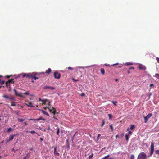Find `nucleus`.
Masks as SVG:
<instances>
[{"instance_id": "60", "label": "nucleus", "mask_w": 159, "mask_h": 159, "mask_svg": "<svg viewBox=\"0 0 159 159\" xmlns=\"http://www.w3.org/2000/svg\"><path fill=\"white\" fill-rule=\"evenodd\" d=\"M122 66H120H120H118V67L119 68H121V67H122Z\"/></svg>"}, {"instance_id": "46", "label": "nucleus", "mask_w": 159, "mask_h": 159, "mask_svg": "<svg viewBox=\"0 0 159 159\" xmlns=\"http://www.w3.org/2000/svg\"><path fill=\"white\" fill-rule=\"evenodd\" d=\"M154 86V84H151L150 85V89L152 87H153Z\"/></svg>"}, {"instance_id": "52", "label": "nucleus", "mask_w": 159, "mask_h": 159, "mask_svg": "<svg viewBox=\"0 0 159 159\" xmlns=\"http://www.w3.org/2000/svg\"><path fill=\"white\" fill-rule=\"evenodd\" d=\"M132 133V132L131 131H129L128 132V134H129H129H131Z\"/></svg>"}, {"instance_id": "47", "label": "nucleus", "mask_w": 159, "mask_h": 159, "mask_svg": "<svg viewBox=\"0 0 159 159\" xmlns=\"http://www.w3.org/2000/svg\"><path fill=\"white\" fill-rule=\"evenodd\" d=\"M30 152H29V153H27L26 154V157H30Z\"/></svg>"}, {"instance_id": "50", "label": "nucleus", "mask_w": 159, "mask_h": 159, "mask_svg": "<svg viewBox=\"0 0 159 159\" xmlns=\"http://www.w3.org/2000/svg\"><path fill=\"white\" fill-rule=\"evenodd\" d=\"M72 80L74 81H79V80H75V79H74V78H73Z\"/></svg>"}, {"instance_id": "14", "label": "nucleus", "mask_w": 159, "mask_h": 159, "mask_svg": "<svg viewBox=\"0 0 159 159\" xmlns=\"http://www.w3.org/2000/svg\"><path fill=\"white\" fill-rule=\"evenodd\" d=\"M13 79H9L8 80V81H7V82L11 84H13L14 83V81H13Z\"/></svg>"}, {"instance_id": "37", "label": "nucleus", "mask_w": 159, "mask_h": 159, "mask_svg": "<svg viewBox=\"0 0 159 159\" xmlns=\"http://www.w3.org/2000/svg\"><path fill=\"white\" fill-rule=\"evenodd\" d=\"M11 106H15L16 105L15 104V102H11Z\"/></svg>"}, {"instance_id": "22", "label": "nucleus", "mask_w": 159, "mask_h": 159, "mask_svg": "<svg viewBox=\"0 0 159 159\" xmlns=\"http://www.w3.org/2000/svg\"><path fill=\"white\" fill-rule=\"evenodd\" d=\"M9 99L10 100H14V98L12 96L10 95V97H9Z\"/></svg>"}, {"instance_id": "10", "label": "nucleus", "mask_w": 159, "mask_h": 159, "mask_svg": "<svg viewBox=\"0 0 159 159\" xmlns=\"http://www.w3.org/2000/svg\"><path fill=\"white\" fill-rule=\"evenodd\" d=\"M50 111L53 113L54 114H55L56 113V109L53 107H52V109L50 110Z\"/></svg>"}, {"instance_id": "41", "label": "nucleus", "mask_w": 159, "mask_h": 159, "mask_svg": "<svg viewBox=\"0 0 159 159\" xmlns=\"http://www.w3.org/2000/svg\"><path fill=\"white\" fill-rule=\"evenodd\" d=\"M12 129V128H8V130H7V132H9L10 131H11Z\"/></svg>"}, {"instance_id": "38", "label": "nucleus", "mask_w": 159, "mask_h": 159, "mask_svg": "<svg viewBox=\"0 0 159 159\" xmlns=\"http://www.w3.org/2000/svg\"><path fill=\"white\" fill-rule=\"evenodd\" d=\"M110 128L111 130L112 131H113L114 130L113 127L112 125H110Z\"/></svg>"}, {"instance_id": "9", "label": "nucleus", "mask_w": 159, "mask_h": 159, "mask_svg": "<svg viewBox=\"0 0 159 159\" xmlns=\"http://www.w3.org/2000/svg\"><path fill=\"white\" fill-rule=\"evenodd\" d=\"M57 147H56L54 148V154L55 155H57L58 156H59L60 154L57 152Z\"/></svg>"}, {"instance_id": "34", "label": "nucleus", "mask_w": 159, "mask_h": 159, "mask_svg": "<svg viewBox=\"0 0 159 159\" xmlns=\"http://www.w3.org/2000/svg\"><path fill=\"white\" fill-rule=\"evenodd\" d=\"M109 156H110V155H107V156H105L102 159H106V158H107L109 157Z\"/></svg>"}, {"instance_id": "5", "label": "nucleus", "mask_w": 159, "mask_h": 159, "mask_svg": "<svg viewBox=\"0 0 159 159\" xmlns=\"http://www.w3.org/2000/svg\"><path fill=\"white\" fill-rule=\"evenodd\" d=\"M154 151V144L153 142H152L151 143V151H150V155H152Z\"/></svg>"}, {"instance_id": "43", "label": "nucleus", "mask_w": 159, "mask_h": 159, "mask_svg": "<svg viewBox=\"0 0 159 159\" xmlns=\"http://www.w3.org/2000/svg\"><path fill=\"white\" fill-rule=\"evenodd\" d=\"M67 69L68 70H72L73 69V68L71 67H69L67 68Z\"/></svg>"}, {"instance_id": "18", "label": "nucleus", "mask_w": 159, "mask_h": 159, "mask_svg": "<svg viewBox=\"0 0 159 159\" xmlns=\"http://www.w3.org/2000/svg\"><path fill=\"white\" fill-rule=\"evenodd\" d=\"M42 112L44 114L48 116H49V114H48V113L45 111H44L43 110H42Z\"/></svg>"}, {"instance_id": "1", "label": "nucleus", "mask_w": 159, "mask_h": 159, "mask_svg": "<svg viewBox=\"0 0 159 159\" xmlns=\"http://www.w3.org/2000/svg\"><path fill=\"white\" fill-rule=\"evenodd\" d=\"M44 74V73H33V74H32L31 78L34 80L38 79L40 77V75Z\"/></svg>"}, {"instance_id": "7", "label": "nucleus", "mask_w": 159, "mask_h": 159, "mask_svg": "<svg viewBox=\"0 0 159 159\" xmlns=\"http://www.w3.org/2000/svg\"><path fill=\"white\" fill-rule=\"evenodd\" d=\"M43 89H50L51 90H53L55 89V88L46 85L44 87Z\"/></svg>"}, {"instance_id": "13", "label": "nucleus", "mask_w": 159, "mask_h": 159, "mask_svg": "<svg viewBox=\"0 0 159 159\" xmlns=\"http://www.w3.org/2000/svg\"><path fill=\"white\" fill-rule=\"evenodd\" d=\"M100 71L102 75H104L105 74V71L103 68H101L100 69Z\"/></svg>"}, {"instance_id": "39", "label": "nucleus", "mask_w": 159, "mask_h": 159, "mask_svg": "<svg viewBox=\"0 0 159 159\" xmlns=\"http://www.w3.org/2000/svg\"><path fill=\"white\" fill-rule=\"evenodd\" d=\"M27 74H26V73L22 75V76L23 77H27Z\"/></svg>"}, {"instance_id": "36", "label": "nucleus", "mask_w": 159, "mask_h": 159, "mask_svg": "<svg viewBox=\"0 0 159 159\" xmlns=\"http://www.w3.org/2000/svg\"><path fill=\"white\" fill-rule=\"evenodd\" d=\"M105 120H102V124L101 125V126L102 127L105 124Z\"/></svg>"}, {"instance_id": "15", "label": "nucleus", "mask_w": 159, "mask_h": 159, "mask_svg": "<svg viewBox=\"0 0 159 159\" xmlns=\"http://www.w3.org/2000/svg\"><path fill=\"white\" fill-rule=\"evenodd\" d=\"M3 97L5 98V99H9V96L7 95V94H4L3 96Z\"/></svg>"}, {"instance_id": "21", "label": "nucleus", "mask_w": 159, "mask_h": 159, "mask_svg": "<svg viewBox=\"0 0 159 159\" xmlns=\"http://www.w3.org/2000/svg\"><path fill=\"white\" fill-rule=\"evenodd\" d=\"M10 83L7 82H6V87H7V88H10Z\"/></svg>"}, {"instance_id": "29", "label": "nucleus", "mask_w": 159, "mask_h": 159, "mask_svg": "<svg viewBox=\"0 0 159 159\" xmlns=\"http://www.w3.org/2000/svg\"><path fill=\"white\" fill-rule=\"evenodd\" d=\"M5 83V81H4V80H1L0 81V84H4Z\"/></svg>"}, {"instance_id": "11", "label": "nucleus", "mask_w": 159, "mask_h": 159, "mask_svg": "<svg viewBox=\"0 0 159 159\" xmlns=\"http://www.w3.org/2000/svg\"><path fill=\"white\" fill-rule=\"evenodd\" d=\"M51 69L49 68L48 69V70H46L45 72V73H47V74H49L51 72Z\"/></svg>"}, {"instance_id": "25", "label": "nucleus", "mask_w": 159, "mask_h": 159, "mask_svg": "<svg viewBox=\"0 0 159 159\" xmlns=\"http://www.w3.org/2000/svg\"><path fill=\"white\" fill-rule=\"evenodd\" d=\"M129 134H126L125 136V137L126 138V140L127 141H128L129 139Z\"/></svg>"}, {"instance_id": "8", "label": "nucleus", "mask_w": 159, "mask_h": 159, "mask_svg": "<svg viewBox=\"0 0 159 159\" xmlns=\"http://www.w3.org/2000/svg\"><path fill=\"white\" fill-rule=\"evenodd\" d=\"M25 104L29 107H35V106L33 105L32 103L30 102H27L26 103H25Z\"/></svg>"}, {"instance_id": "42", "label": "nucleus", "mask_w": 159, "mask_h": 159, "mask_svg": "<svg viewBox=\"0 0 159 159\" xmlns=\"http://www.w3.org/2000/svg\"><path fill=\"white\" fill-rule=\"evenodd\" d=\"M108 116L109 117V118L110 119H111V117H112V115L111 114H108Z\"/></svg>"}, {"instance_id": "32", "label": "nucleus", "mask_w": 159, "mask_h": 159, "mask_svg": "<svg viewBox=\"0 0 159 159\" xmlns=\"http://www.w3.org/2000/svg\"><path fill=\"white\" fill-rule=\"evenodd\" d=\"M155 76L157 78L159 79V74L157 73L156 74Z\"/></svg>"}, {"instance_id": "56", "label": "nucleus", "mask_w": 159, "mask_h": 159, "mask_svg": "<svg viewBox=\"0 0 159 159\" xmlns=\"http://www.w3.org/2000/svg\"><path fill=\"white\" fill-rule=\"evenodd\" d=\"M40 139L41 141H43V139L42 138H40Z\"/></svg>"}, {"instance_id": "57", "label": "nucleus", "mask_w": 159, "mask_h": 159, "mask_svg": "<svg viewBox=\"0 0 159 159\" xmlns=\"http://www.w3.org/2000/svg\"><path fill=\"white\" fill-rule=\"evenodd\" d=\"M30 149L31 150V151H32V150H33V148H30Z\"/></svg>"}, {"instance_id": "63", "label": "nucleus", "mask_w": 159, "mask_h": 159, "mask_svg": "<svg viewBox=\"0 0 159 159\" xmlns=\"http://www.w3.org/2000/svg\"><path fill=\"white\" fill-rule=\"evenodd\" d=\"M127 131H129V128H127Z\"/></svg>"}, {"instance_id": "3", "label": "nucleus", "mask_w": 159, "mask_h": 159, "mask_svg": "<svg viewBox=\"0 0 159 159\" xmlns=\"http://www.w3.org/2000/svg\"><path fill=\"white\" fill-rule=\"evenodd\" d=\"M53 75L54 78L57 79H59L61 76V74L57 71L54 72Z\"/></svg>"}, {"instance_id": "17", "label": "nucleus", "mask_w": 159, "mask_h": 159, "mask_svg": "<svg viewBox=\"0 0 159 159\" xmlns=\"http://www.w3.org/2000/svg\"><path fill=\"white\" fill-rule=\"evenodd\" d=\"M15 135H10V138L9 139V141L12 140L13 139Z\"/></svg>"}, {"instance_id": "64", "label": "nucleus", "mask_w": 159, "mask_h": 159, "mask_svg": "<svg viewBox=\"0 0 159 159\" xmlns=\"http://www.w3.org/2000/svg\"><path fill=\"white\" fill-rule=\"evenodd\" d=\"M115 81H116H116H118V79H115Z\"/></svg>"}, {"instance_id": "19", "label": "nucleus", "mask_w": 159, "mask_h": 159, "mask_svg": "<svg viewBox=\"0 0 159 159\" xmlns=\"http://www.w3.org/2000/svg\"><path fill=\"white\" fill-rule=\"evenodd\" d=\"M27 78H31V76H32V74L29 73L27 74Z\"/></svg>"}, {"instance_id": "54", "label": "nucleus", "mask_w": 159, "mask_h": 159, "mask_svg": "<svg viewBox=\"0 0 159 159\" xmlns=\"http://www.w3.org/2000/svg\"><path fill=\"white\" fill-rule=\"evenodd\" d=\"M129 69H134V67H131L129 68Z\"/></svg>"}, {"instance_id": "44", "label": "nucleus", "mask_w": 159, "mask_h": 159, "mask_svg": "<svg viewBox=\"0 0 159 159\" xmlns=\"http://www.w3.org/2000/svg\"><path fill=\"white\" fill-rule=\"evenodd\" d=\"M156 60L157 62L159 63V58L158 57H156Z\"/></svg>"}, {"instance_id": "45", "label": "nucleus", "mask_w": 159, "mask_h": 159, "mask_svg": "<svg viewBox=\"0 0 159 159\" xmlns=\"http://www.w3.org/2000/svg\"><path fill=\"white\" fill-rule=\"evenodd\" d=\"M80 96H82V97L85 96V93H83L81 94Z\"/></svg>"}, {"instance_id": "27", "label": "nucleus", "mask_w": 159, "mask_h": 159, "mask_svg": "<svg viewBox=\"0 0 159 159\" xmlns=\"http://www.w3.org/2000/svg\"><path fill=\"white\" fill-rule=\"evenodd\" d=\"M133 64V63L130 62H127L125 63V65L127 66L131 65Z\"/></svg>"}, {"instance_id": "59", "label": "nucleus", "mask_w": 159, "mask_h": 159, "mask_svg": "<svg viewBox=\"0 0 159 159\" xmlns=\"http://www.w3.org/2000/svg\"><path fill=\"white\" fill-rule=\"evenodd\" d=\"M24 124H25V125H27V123L26 122H25Z\"/></svg>"}, {"instance_id": "48", "label": "nucleus", "mask_w": 159, "mask_h": 159, "mask_svg": "<svg viewBox=\"0 0 159 159\" xmlns=\"http://www.w3.org/2000/svg\"><path fill=\"white\" fill-rule=\"evenodd\" d=\"M105 66H106L110 67V65L109 64H105Z\"/></svg>"}, {"instance_id": "20", "label": "nucleus", "mask_w": 159, "mask_h": 159, "mask_svg": "<svg viewBox=\"0 0 159 159\" xmlns=\"http://www.w3.org/2000/svg\"><path fill=\"white\" fill-rule=\"evenodd\" d=\"M111 102L115 106H116V103H117V101H111Z\"/></svg>"}, {"instance_id": "16", "label": "nucleus", "mask_w": 159, "mask_h": 159, "mask_svg": "<svg viewBox=\"0 0 159 159\" xmlns=\"http://www.w3.org/2000/svg\"><path fill=\"white\" fill-rule=\"evenodd\" d=\"M135 127V126L134 125H130V130H132L134 129Z\"/></svg>"}, {"instance_id": "30", "label": "nucleus", "mask_w": 159, "mask_h": 159, "mask_svg": "<svg viewBox=\"0 0 159 159\" xmlns=\"http://www.w3.org/2000/svg\"><path fill=\"white\" fill-rule=\"evenodd\" d=\"M139 68L140 69H144V67H143V66H139Z\"/></svg>"}, {"instance_id": "28", "label": "nucleus", "mask_w": 159, "mask_h": 159, "mask_svg": "<svg viewBox=\"0 0 159 159\" xmlns=\"http://www.w3.org/2000/svg\"><path fill=\"white\" fill-rule=\"evenodd\" d=\"M29 132L31 134H34V133H36L35 131L34 130L30 131Z\"/></svg>"}, {"instance_id": "23", "label": "nucleus", "mask_w": 159, "mask_h": 159, "mask_svg": "<svg viewBox=\"0 0 159 159\" xmlns=\"http://www.w3.org/2000/svg\"><path fill=\"white\" fill-rule=\"evenodd\" d=\"M18 120L20 122H22L24 121L25 120L18 118Z\"/></svg>"}, {"instance_id": "51", "label": "nucleus", "mask_w": 159, "mask_h": 159, "mask_svg": "<svg viewBox=\"0 0 159 159\" xmlns=\"http://www.w3.org/2000/svg\"><path fill=\"white\" fill-rule=\"evenodd\" d=\"M100 136V134H98V137H97V140L99 139V137Z\"/></svg>"}, {"instance_id": "12", "label": "nucleus", "mask_w": 159, "mask_h": 159, "mask_svg": "<svg viewBox=\"0 0 159 159\" xmlns=\"http://www.w3.org/2000/svg\"><path fill=\"white\" fill-rule=\"evenodd\" d=\"M42 119V117H40L39 119H29V121L31 120H36L37 121H39L40 120H41Z\"/></svg>"}, {"instance_id": "2", "label": "nucleus", "mask_w": 159, "mask_h": 159, "mask_svg": "<svg viewBox=\"0 0 159 159\" xmlns=\"http://www.w3.org/2000/svg\"><path fill=\"white\" fill-rule=\"evenodd\" d=\"M137 159H147V156L144 152H141L139 154Z\"/></svg>"}, {"instance_id": "33", "label": "nucleus", "mask_w": 159, "mask_h": 159, "mask_svg": "<svg viewBox=\"0 0 159 159\" xmlns=\"http://www.w3.org/2000/svg\"><path fill=\"white\" fill-rule=\"evenodd\" d=\"M130 159H134V155H132L131 156Z\"/></svg>"}, {"instance_id": "58", "label": "nucleus", "mask_w": 159, "mask_h": 159, "mask_svg": "<svg viewBox=\"0 0 159 159\" xmlns=\"http://www.w3.org/2000/svg\"><path fill=\"white\" fill-rule=\"evenodd\" d=\"M10 76H11V75H9H9H7V78H10Z\"/></svg>"}, {"instance_id": "26", "label": "nucleus", "mask_w": 159, "mask_h": 159, "mask_svg": "<svg viewBox=\"0 0 159 159\" xmlns=\"http://www.w3.org/2000/svg\"><path fill=\"white\" fill-rule=\"evenodd\" d=\"M47 99L43 100L42 101V104H45L46 102H47Z\"/></svg>"}, {"instance_id": "31", "label": "nucleus", "mask_w": 159, "mask_h": 159, "mask_svg": "<svg viewBox=\"0 0 159 159\" xmlns=\"http://www.w3.org/2000/svg\"><path fill=\"white\" fill-rule=\"evenodd\" d=\"M93 156V153L91 155H90L89 156V159H90V158H92Z\"/></svg>"}, {"instance_id": "6", "label": "nucleus", "mask_w": 159, "mask_h": 159, "mask_svg": "<svg viewBox=\"0 0 159 159\" xmlns=\"http://www.w3.org/2000/svg\"><path fill=\"white\" fill-rule=\"evenodd\" d=\"M13 91L14 92L16 96L21 97H23V93H18L17 92L16 90L15 89H14Z\"/></svg>"}, {"instance_id": "55", "label": "nucleus", "mask_w": 159, "mask_h": 159, "mask_svg": "<svg viewBox=\"0 0 159 159\" xmlns=\"http://www.w3.org/2000/svg\"><path fill=\"white\" fill-rule=\"evenodd\" d=\"M11 151H13L14 152H15V150H14V148H13L12 149H11Z\"/></svg>"}, {"instance_id": "40", "label": "nucleus", "mask_w": 159, "mask_h": 159, "mask_svg": "<svg viewBox=\"0 0 159 159\" xmlns=\"http://www.w3.org/2000/svg\"><path fill=\"white\" fill-rule=\"evenodd\" d=\"M29 94H30V93H29V92H26L25 93H23V94H25V95H29Z\"/></svg>"}, {"instance_id": "4", "label": "nucleus", "mask_w": 159, "mask_h": 159, "mask_svg": "<svg viewBox=\"0 0 159 159\" xmlns=\"http://www.w3.org/2000/svg\"><path fill=\"white\" fill-rule=\"evenodd\" d=\"M152 113L148 114L146 116L144 117V122L146 123L148 120L152 116Z\"/></svg>"}, {"instance_id": "49", "label": "nucleus", "mask_w": 159, "mask_h": 159, "mask_svg": "<svg viewBox=\"0 0 159 159\" xmlns=\"http://www.w3.org/2000/svg\"><path fill=\"white\" fill-rule=\"evenodd\" d=\"M119 63H116L115 64H112L111 65L112 66H115V65H119Z\"/></svg>"}, {"instance_id": "24", "label": "nucleus", "mask_w": 159, "mask_h": 159, "mask_svg": "<svg viewBox=\"0 0 159 159\" xmlns=\"http://www.w3.org/2000/svg\"><path fill=\"white\" fill-rule=\"evenodd\" d=\"M59 128L58 127L57 128V135H59Z\"/></svg>"}, {"instance_id": "35", "label": "nucleus", "mask_w": 159, "mask_h": 159, "mask_svg": "<svg viewBox=\"0 0 159 159\" xmlns=\"http://www.w3.org/2000/svg\"><path fill=\"white\" fill-rule=\"evenodd\" d=\"M155 152L156 154L159 155V150H156L155 151Z\"/></svg>"}, {"instance_id": "61", "label": "nucleus", "mask_w": 159, "mask_h": 159, "mask_svg": "<svg viewBox=\"0 0 159 159\" xmlns=\"http://www.w3.org/2000/svg\"><path fill=\"white\" fill-rule=\"evenodd\" d=\"M127 72H128V74H130V71H129V70H128V71H127Z\"/></svg>"}, {"instance_id": "62", "label": "nucleus", "mask_w": 159, "mask_h": 159, "mask_svg": "<svg viewBox=\"0 0 159 159\" xmlns=\"http://www.w3.org/2000/svg\"><path fill=\"white\" fill-rule=\"evenodd\" d=\"M26 158H27V157H26V156L25 157H24L23 159H26Z\"/></svg>"}, {"instance_id": "53", "label": "nucleus", "mask_w": 159, "mask_h": 159, "mask_svg": "<svg viewBox=\"0 0 159 159\" xmlns=\"http://www.w3.org/2000/svg\"><path fill=\"white\" fill-rule=\"evenodd\" d=\"M39 101H42L43 100H42L41 98H39Z\"/></svg>"}]
</instances>
